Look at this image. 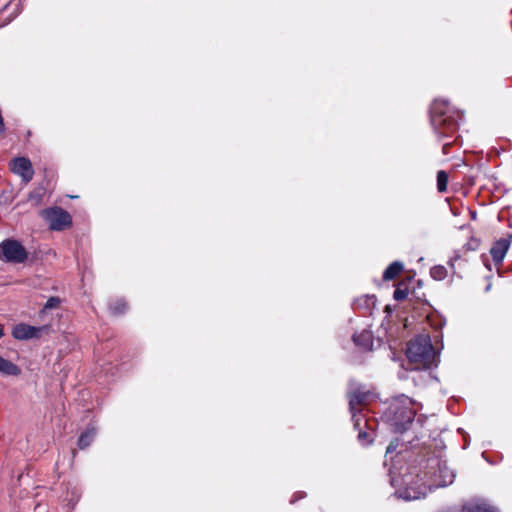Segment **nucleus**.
I'll return each instance as SVG.
<instances>
[{"label": "nucleus", "instance_id": "nucleus-1", "mask_svg": "<svg viewBox=\"0 0 512 512\" xmlns=\"http://www.w3.org/2000/svg\"><path fill=\"white\" fill-rule=\"evenodd\" d=\"M454 479V471L445 462L432 460L429 472L421 475L410 471L401 479L392 477L391 484L396 488L395 494L398 498L410 501L424 498L433 489L452 484Z\"/></svg>", "mask_w": 512, "mask_h": 512}, {"label": "nucleus", "instance_id": "nucleus-2", "mask_svg": "<svg viewBox=\"0 0 512 512\" xmlns=\"http://www.w3.org/2000/svg\"><path fill=\"white\" fill-rule=\"evenodd\" d=\"M372 397L369 391H364L358 387L349 392V407L352 413L354 427L358 430V440L362 445H368L372 442L374 420H369L362 410H358V406L367 404Z\"/></svg>", "mask_w": 512, "mask_h": 512}, {"label": "nucleus", "instance_id": "nucleus-3", "mask_svg": "<svg viewBox=\"0 0 512 512\" xmlns=\"http://www.w3.org/2000/svg\"><path fill=\"white\" fill-rule=\"evenodd\" d=\"M407 358L410 369L420 370L432 366L437 359L428 335H419L408 343Z\"/></svg>", "mask_w": 512, "mask_h": 512}, {"label": "nucleus", "instance_id": "nucleus-4", "mask_svg": "<svg viewBox=\"0 0 512 512\" xmlns=\"http://www.w3.org/2000/svg\"><path fill=\"white\" fill-rule=\"evenodd\" d=\"M414 405V401L405 395L392 400L385 417L396 432H403L408 428L416 414Z\"/></svg>", "mask_w": 512, "mask_h": 512}, {"label": "nucleus", "instance_id": "nucleus-5", "mask_svg": "<svg viewBox=\"0 0 512 512\" xmlns=\"http://www.w3.org/2000/svg\"><path fill=\"white\" fill-rule=\"evenodd\" d=\"M430 113L431 125L439 137L450 138L456 133L458 123L447 101L436 99Z\"/></svg>", "mask_w": 512, "mask_h": 512}, {"label": "nucleus", "instance_id": "nucleus-6", "mask_svg": "<svg viewBox=\"0 0 512 512\" xmlns=\"http://www.w3.org/2000/svg\"><path fill=\"white\" fill-rule=\"evenodd\" d=\"M28 258L25 247L17 240L6 239L0 243V259L7 263L22 264Z\"/></svg>", "mask_w": 512, "mask_h": 512}, {"label": "nucleus", "instance_id": "nucleus-7", "mask_svg": "<svg viewBox=\"0 0 512 512\" xmlns=\"http://www.w3.org/2000/svg\"><path fill=\"white\" fill-rule=\"evenodd\" d=\"M41 216L48 222L50 229L61 231L71 225V216L60 207L41 211Z\"/></svg>", "mask_w": 512, "mask_h": 512}, {"label": "nucleus", "instance_id": "nucleus-8", "mask_svg": "<svg viewBox=\"0 0 512 512\" xmlns=\"http://www.w3.org/2000/svg\"><path fill=\"white\" fill-rule=\"evenodd\" d=\"M46 327H34L24 323L16 325L12 330V336L17 340H29L40 337Z\"/></svg>", "mask_w": 512, "mask_h": 512}, {"label": "nucleus", "instance_id": "nucleus-9", "mask_svg": "<svg viewBox=\"0 0 512 512\" xmlns=\"http://www.w3.org/2000/svg\"><path fill=\"white\" fill-rule=\"evenodd\" d=\"M12 171L19 175L25 182H29L34 174L31 162L24 157L16 158L12 161Z\"/></svg>", "mask_w": 512, "mask_h": 512}, {"label": "nucleus", "instance_id": "nucleus-10", "mask_svg": "<svg viewBox=\"0 0 512 512\" xmlns=\"http://www.w3.org/2000/svg\"><path fill=\"white\" fill-rule=\"evenodd\" d=\"M510 242L507 239H500L491 248L490 253L495 263H500L504 259Z\"/></svg>", "mask_w": 512, "mask_h": 512}, {"label": "nucleus", "instance_id": "nucleus-11", "mask_svg": "<svg viewBox=\"0 0 512 512\" xmlns=\"http://www.w3.org/2000/svg\"><path fill=\"white\" fill-rule=\"evenodd\" d=\"M21 369L11 361L0 356V374L4 376H18Z\"/></svg>", "mask_w": 512, "mask_h": 512}, {"label": "nucleus", "instance_id": "nucleus-12", "mask_svg": "<svg viewBox=\"0 0 512 512\" xmlns=\"http://www.w3.org/2000/svg\"><path fill=\"white\" fill-rule=\"evenodd\" d=\"M356 345L368 349L372 346V335L369 331L364 330L358 335L353 336Z\"/></svg>", "mask_w": 512, "mask_h": 512}, {"label": "nucleus", "instance_id": "nucleus-13", "mask_svg": "<svg viewBox=\"0 0 512 512\" xmlns=\"http://www.w3.org/2000/svg\"><path fill=\"white\" fill-rule=\"evenodd\" d=\"M403 269V264L401 262L395 261L391 263L383 273L384 280H392L394 279Z\"/></svg>", "mask_w": 512, "mask_h": 512}, {"label": "nucleus", "instance_id": "nucleus-14", "mask_svg": "<svg viewBox=\"0 0 512 512\" xmlns=\"http://www.w3.org/2000/svg\"><path fill=\"white\" fill-rule=\"evenodd\" d=\"M96 432L94 428H89L83 432L78 440V446L81 449L88 447L94 439Z\"/></svg>", "mask_w": 512, "mask_h": 512}, {"label": "nucleus", "instance_id": "nucleus-15", "mask_svg": "<svg viewBox=\"0 0 512 512\" xmlns=\"http://www.w3.org/2000/svg\"><path fill=\"white\" fill-rule=\"evenodd\" d=\"M448 175L445 171L440 170L437 173V189L439 192H444L447 189Z\"/></svg>", "mask_w": 512, "mask_h": 512}, {"label": "nucleus", "instance_id": "nucleus-16", "mask_svg": "<svg viewBox=\"0 0 512 512\" xmlns=\"http://www.w3.org/2000/svg\"><path fill=\"white\" fill-rule=\"evenodd\" d=\"M110 309L114 314H121L126 309V303L122 299H117L110 304Z\"/></svg>", "mask_w": 512, "mask_h": 512}, {"label": "nucleus", "instance_id": "nucleus-17", "mask_svg": "<svg viewBox=\"0 0 512 512\" xmlns=\"http://www.w3.org/2000/svg\"><path fill=\"white\" fill-rule=\"evenodd\" d=\"M445 274H446V270L442 266L434 267L431 270V276L437 280L443 279L445 277Z\"/></svg>", "mask_w": 512, "mask_h": 512}, {"label": "nucleus", "instance_id": "nucleus-18", "mask_svg": "<svg viewBox=\"0 0 512 512\" xmlns=\"http://www.w3.org/2000/svg\"><path fill=\"white\" fill-rule=\"evenodd\" d=\"M467 512H496V510L486 505H475L469 507Z\"/></svg>", "mask_w": 512, "mask_h": 512}, {"label": "nucleus", "instance_id": "nucleus-19", "mask_svg": "<svg viewBox=\"0 0 512 512\" xmlns=\"http://www.w3.org/2000/svg\"><path fill=\"white\" fill-rule=\"evenodd\" d=\"M408 296V292L405 289H396L394 291L393 297L397 301L404 300Z\"/></svg>", "mask_w": 512, "mask_h": 512}, {"label": "nucleus", "instance_id": "nucleus-20", "mask_svg": "<svg viewBox=\"0 0 512 512\" xmlns=\"http://www.w3.org/2000/svg\"><path fill=\"white\" fill-rule=\"evenodd\" d=\"M59 299L57 297H51L47 300L46 304L44 305V309H53L56 308L59 305Z\"/></svg>", "mask_w": 512, "mask_h": 512}, {"label": "nucleus", "instance_id": "nucleus-21", "mask_svg": "<svg viewBox=\"0 0 512 512\" xmlns=\"http://www.w3.org/2000/svg\"><path fill=\"white\" fill-rule=\"evenodd\" d=\"M395 450H396V445L394 444V442H391L389 444V446L387 447L386 453L388 454V453H391V452H393Z\"/></svg>", "mask_w": 512, "mask_h": 512}, {"label": "nucleus", "instance_id": "nucleus-22", "mask_svg": "<svg viewBox=\"0 0 512 512\" xmlns=\"http://www.w3.org/2000/svg\"><path fill=\"white\" fill-rule=\"evenodd\" d=\"M452 144V142L448 141V142H445L443 144V147H442V150H443V153L444 154H447L448 153V148L450 147V145Z\"/></svg>", "mask_w": 512, "mask_h": 512}, {"label": "nucleus", "instance_id": "nucleus-23", "mask_svg": "<svg viewBox=\"0 0 512 512\" xmlns=\"http://www.w3.org/2000/svg\"><path fill=\"white\" fill-rule=\"evenodd\" d=\"M3 335H4V331H3L2 326H0V338H2V337H3Z\"/></svg>", "mask_w": 512, "mask_h": 512}]
</instances>
